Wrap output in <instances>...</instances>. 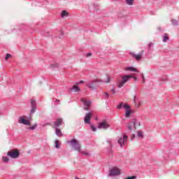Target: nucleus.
Returning <instances> with one entry per match:
<instances>
[{"instance_id":"4be33fe9","label":"nucleus","mask_w":179,"mask_h":179,"mask_svg":"<svg viewBox=\"0 0 179 179\" xmlns=\"http://www.w3.org/2000/svg\"><path fill=\"white\" fill-rule=\"evenodd\" d=\"M59 64L58 63H55L54 64L50 65L51 69H55V68H59Z\"/></svg>"},{"instance_id":"a878e982","label":"nucleus","mask_w":179,"mask_h":179,"mask_svg":"<svg viewBox=\"0 0 179 179\" xmlns=\"http://www.w3.org/2000/svg\"><path fill=\"white\" fill-rule=\"evenodd\" d=\"M36 127H37V124H34L33 126L29 127L28 128V129H29L31 131H33V130L36 129Z\"/></svg>"},{"instance_id":"412c9836","label":"nucleus","mask_w":179,"mask_h":179,"mask_svg":"<svg viewBox=\"0 0 179 179\" xmlns=\"http://www.w3.org/2000/svg\"><path fill=\"white\" fill-rule=\"evenodd\" d=\"M171 23L173 26H178V20H176V19H172Z\"/></svg>"},{"instance_id":"5701e85b","label":"nucleus","mask_w":179,"mask_h":179,"mask_svg":"<svg viewBox=\"0 0 179 179\" xmlns=\"http://www.w3.org/2000/svg\"><path fill=\"white\" fill-rule=\"evenodd\" d=\"M123 108H124V110H131V106L127 103H125L123 104Z\"/></svg>"},{"instance_id":"dca6fc26","label":"nucleus","mask_w":179,"mask_h":179,"mask_svg":"<svg viewBox=\"0 0 179 179\" xmlns=\"http://www.w3.org/2000/svg\"><path fill=\"white\" fill-rule=\"evenodd\" d=\"M126 71H131L132 72H136L139 73V71L136 69L135 67H127Z\"/></svg>"},{"instance_id":"cd10ccee","label":"nucleus","mask_w":179,"mask_h":179,"mask_svg":"<svg viewBox=\"0 0 179 179\" xmlns=\"http://www.w3.org/2000/svg\"><path fill=\"white\" fill-rule=\"evenodd\" d=\"M126 3L127 5H134V0H126Z\"/></svg>"},{"instance_id":"39448f33","label":"nucleus","mask_w":179,"mask_h":179,"mask_svg":"<svg viewBox=\"0 0 179 179\" xmlns=\"http://www.w3.org/2000/svg\"><path fill=\"white\" fill-rule=\"evenodd\" d=\"M7 156H9L11 159H17L20 156V152L17 150H13L7 152Z\"/></svg>"},{"instance_id":"473e14b6","label":"nucleus","mask_w":179,"mask_h":179,"mask_svg":"<svg viewBox=\"0 0 179 179\" xmlns=\"http://www.w3.org/2000/svg\"><path fill=\"white\" fill-rule=\"evenodd\" d=\"M103 96H105L106 99H108V97H110V94H108V92H104Z\"/></svg>"},{"instance_id":"20e7f679","label":"nucleus","mask_w":179,"mask_h":179,"mask_svg":"<svg viewBox=\"0 0 179 179\" xmlns=\"http://www.w3.org/2000/svg\"><path fill=\"white\" fill-rule=\"evenodd\" d=\"M70 143L71 146L73 148L74 150H77V152H79L80 153V143H79V141H78L76 139L73 138L70 141Z\"/></svg>"},{"instance_id":"ea45409f","label":"nucleus","mask_w":179,"mask_h":179,"mask_svg":"<svg viewBox=\"0 0 179 179\" xmlns=\"http://www.w3.org/2000/svg\"><path fill=\"white\" fill-rule=\"evenodd\" d=\"M55 103H58V104H61V101L59 99H55Z\"/></svg>"},{"instance_id":"f257e3e1","label":"nucleus","mask_w":179,"mask_h":179,"mask_svg":"<svg viewBox=\"0 0 179 179\" xmlns=\"http://www.w3.org/2000/svg\"><path fill=\"white\" fill-rule=\"evenodd\" d=\"M106 77H107V80L105 81L96 79L88 83L87 84V87H88L89 89H91V90H96V83H99L100 82H104L105 83H108L110 82V76L107 75Z\"/></svg>"},{"instance_id":"6ab92c4d","label":"nucleus","mask_w":179,"mask_h":179,"mask_svg":"<svg viewBox=\"0 0 179 179\" xmlns=\"http://www.w3.org/2000/svg\"><path fill=\"white\" fill-rule=\"evenodd\" d=\"M131 114H132V110L131 109H129V110H126V112H125V117L127 118H128V117H130L131 116Z\"/></svg>"},{"instance_id":"c85d7f7f","label":"nucleus","mask_w":179,"mask_h":179,"mask_svg":"<svg viewBox=\"0 0 179 179\" xmlns=\"http://www.w3.org/2000/svg\"><path fill=\"white\" fill-rule=\"evenodd\" d=\"M9 58H12V55L7 53L6 55V57H5L6 61H8L9 59Z\"/></svg>"},{"instance_id":"1a4fd4ad","label":"nucleus","mask_w":179,"mask_h":179,"mask_svg":"<svg viewBox=\"0 0 179 179\" xmlns=\"http://www.w3.org/2000/svg\"><path fill=\"white\" fill-rule=\"evenodd\" d=\"M97 128L99 129H108L110 128V124H107L106 121H103L99 124Z\"/></svg>"},{"instance_id":"bb28decb","label":"nucleus","mask_w":179,"mask_h":179,"mask_svg":"<svg viewBox=\"0 0 179 179\" xmlns=\"http://www.w3.org/2000/svg\"><path fill=\"white\" fill-rule=\"evenodd\" d=\"M2 160L4 163H8L9 162V158H8V157H3Z\"/></svg>"},{"instance_id":"f3484780","label":"nucleus","mask_w":179,"mask_h":179,"mask_svg":"<svg viewBox=\"0 0 179 179\" xmlns=\"http://www.w3.org/2000/svg\"><path fill=\"white\" fill-rule=\"evenodd\" d=\"M69 13L66 10H63L61 13V17H65V16H69Z\"/></svg>"},{"instance_id":"58836bf2","label":"nucleus","mask_w":179,"mask_h":179,"mask_svg":"<svg viewBox=\"0 0 179 179\" xmlns=\"http://www.w3.org/2000/svg\"><path fill=\"white\" fill-rule=\"evenodd\" d=\"M110 92H112V93H113V94L117 93V92H115V89H114V88H112V89L110 90Z\"/></svg>"},{"instance_id":"423d86ee","label":"nucleus","mask_w":179,"mask_h":179,"mask_svg":"<svg viewBox=\"0 0 179 179\" xmlns=\"http://www.w3.org/2000/svg\"><path fill=\"white\" fill-rule=\"evenodd\" d=\"M144 53L145 50H141L138 55L135 54L134 52H131L129 54L131 55L132 58L136 59V61H141Z\"/></svg>"},{"instance_id":"f8f14e48","label":"nucleus","mask_w":179,"mask_h":179,"mask_svg":"<svg viewBox=\"0 0 179 179\" xmlns=\"http://www.w3.org/2000/svg\"><path fill=\"white\" fill-rule=\"evenodd\" d=\"M18 122L20 124H23V125H31V124L30 123V122L26 119H24V117H20L19 118Z\"/></svg>"},{"instance_id":"a18cd8bd","label":"nucleus","mask_w":179,"mask_h":179,"mask_svg":"<svg viewBox=\"0 0 179 179\" xmlns=\"http://www.w3.org/2000/svg\"><path fill=\"white\" fill-rule=\"evenodd\" d=\"M143 83H145V78H143Z\"/></svg>"},{"instance_id":"b1692460","label":"nucleus","mask_w":179,"mask_h":179,"mask_svg":"<svg viewBox=\"0 0 179 179\" xmlns=\"http://www.w3.org/2000/svg\"><path fill=\"white\" fill-rule=\"evenodd\" d=\"M137 136H138V138H143V131H138V134H137Z\"/></svg>"},{"instance_id":"aec40b11","label":"nucleus","mask_w":179,"mask_h":179,"mask_svg":"<svg viewBox=\"0 0 179 179\" xmlns=\"http://www.w3.org/2000/svg\"><path fill=\"white\" fill-rule=\"evenodd\" d=\"M170 38H169V36H167V34H164V38L162 39L163 43H167V41L169 40Z\"/></svg>"},{"instance_id":"6e6552de","label":"nucleus","mask_w":179,"mask_h":179,"mask_svg":"<svg viewBox=\"0 0 179 179\" xmlns=\"http://www.w3.org/2000/svg\"><path fill=\"white\" fill-rule=\"evenodd\" d=\"M31 109L30 111V114H34L36 113V110L37 108V103L36 102V100L34 99H31Z\"/></svg>"},{"instance_id":"f03ea898","label":"nucleus","mask_w":179,"mask_h":179,"mask_svg":"<svg viewBox=\"0 0 179 179\" xmlns=\"http://www.w3.org/2000/svg\"><path fill=\"white\" fill-rule=\"evenodd\" d=\"M131 78H134L135 81L138 80V78L131 75H127V76H122V80L117 83V87L119 88L122 87V86H124V85L126 84L127 82L129 80V79H131Z\"/></svg>"},{"instance_id":"4468645a","label":"nucleus","mask_w":179,"mask_h":179,"mask_svg":"<svg viewBox=\"0 0 179 179\" xmlns=\"http://www.w3.org/2000/svg\"><path fill=\"white\" fill-rule=\"evenodd\" d=\"M81 101L82 103H84V106H85V107H90V106L92 104V101L85 100L83 99H81Z\"/></svg>"},{"instance_id":"2eb2a0df","label":"nucleus","mask_w":179,"mask_h":179,"mask_svg":"<svg viewBox=\"0 0 179 179\" xmlns=\"http://www.w3.org/2000/svg\"><path fill=\"white\" fill-rule=\"evenodd\" d=\"M55 128L56 129L55 134L57 136L61 137L64 135L61 129H59L58 127H55Z\"/></svg>"},{"instance_id":"9d476101","label":"nucleus","mask_w":179,"mask_h":179,"mask_svg":"<svg viewBox=\"0 0 179 179\" xmlns=\"http://www.w3.org/2000/svg\"><path fill=\"white\" fill-rule=\"evenodd\" d=\"M128 141V136L127 135H123V137H120L118 140V143L120 145V148H123L122 145H125V142Z\"/></svg>"},{"instance_id":"de8ad7c7","label":"nucleus","mask_w":179,"mask_h":179,"mask_svg":"<svg viewBox=\"0 0 179 179\" xmlns=\"http://www.w3.org/2000/svg\"><path fill=\"white\" fill-rule=\"evenodd\" d=\"M110 148H113V145L110 144Z\"/></svg>"},{"instance_id":"393cba45","label":"nucleus","mask_w":179,"mask_h":179,"mask_svg":"<svg viewBox=\"0 0 179 179\" xmlns=\"http://www.w3.org/2000/svg\"><path fill=\"white\" fill-rule=\"evenodd\" d=\"M124 107V102H121L119 105L117 106V110H121Z\"/></svg>"},{"instance_id":"2f4dec72","label":"nucleus","mask_w":179,"mask_h":179,"mask_svg":"<svg viewBox=\"0 0 179 179\" xmlns=\"http://www.w3.org/2000/svg\"><path fill=\"white\" fill-rule=\"evenodd\" d=\"M124 179H136V176H129Z\"/></svg>"},{"instance_id":"f704fd0d","label":"nucleus","mask_w":179,"mask_h":179,"mask_svg":"<svg viewBox=\"0 0 179 179\" xmlns=\"http://www.w3.org/2000/svg\"><path fill=\"white\" fill-rule=\"evenodd\" d=\"M82 155H85V156H89V152H86V151H83L82 152Z\"/></svg>"},{"instance_id":"79ce46f5","label":"nucleus","mask_w":179,"mask_h":179,"mask_svg":"<svg viewBox=\"0 0 179 179\" xmlns=\"http://www.w3.org/2000/svg\"><path fill=\"white\" fill-rule=\"evenodd\" d=\"M135 138V134L132 135L131 141H134V138Z\"/></svg>"},{"instance_id":"a19ab883","label":"nucleus","mask_w":179,"mask_h":179,"mask_svg":"<svg viewBox=\"0 0 179 179\" xmlns=\"http://www.w3.org/2000/svg\"><path fill=\"white\" fill-rule=\"evenodd\" d=\"M86 57H92V52H89L86 55Z\"/></svg>"},{"instance_id":"e433bc0d","label":"nucleus","mask_w":179,"mask_h":179,"mask_svg":"<svg viewBox=\"0 0 179 179\" xmlns=\"http://www.w3.org/2000/svg\"><path fill=\"white\" fill-rule=\"evenodd\" d=\"M84 110L85 111H89V110H90V108H89V106H85V107H84Z\"/></svg>"},{"instance_id":"a211bd4d","label":"nucleus","mask_w":179,"mask_h":179,"mask_svg":"<svg viewBox=\"0 0 179 179\" xmlns=\"http://www.w3.org/2000/svg\"><path fill=\"white\" fill-rule=\"evenodd\" d=\"M71 90H73V92H80V87H79L78 85H74Z\"/></svg>"},{"instance_id":"c756f323","label":"nucleus","mask_w":179,"mask_h":179,"mask_svg":"<svg viewBox=\"0 0 179 179\" xmlns=\"http://www.w3.org/2000/svg\"><path fill=\"white\" fill-rule=\"evenodd\" d=\"M55 148H56V149H59V148H60L59 141L58 140L55 141Z\"/></svg>"},{"instance_id":"7ed1b4c3","label":"nucleus","mask_w":179,"mask_h":179,"mask_svg":"<svg viewBox=\"0 0 179 179\" xmlns=\"http://www.w3.org/2000/svg\"><path fill=\"white\" fill-rule=\"evenodd\" d=\"M138 124V127H141V122H138L136 118H134L133 120L127 124V128L129 131L132 129H136V124Z\"/></svg>"},{"instance_id":"ddd939ff","label":"nucleus","mask_w":179,"mask_h":179,"mask_svg":"<svg viewBox=\"0 0 179 179\" xmlns=\"http://www.w3.org/2000/svg\"><path fill=\"white\" fill-rule=\"evenodd\" d=\"M54 125L55 128H58V127L62 125V119L59 118L57 119L55 122H54Z\"/></svg>"},{"instance_id":"9b49d317","label":"nucleus","mask_w":179,"mask_h":179,"mask_svg":"<svg viewBox=\"0 0 179 179\" xmlns=\"http://www.w3.org/2000/svg\"><path fill=\"white\" fill-rule=\"evenodd\" d=\"M91 120H92V113H88L85 115V118H84V122L85 124H91Z\"/></svg>"},{"instance_id":"c03bdc74","label":"nucleus","mask_w":179,"mask_h":179,"mask_svg":"<svg viewBox=\"0 0 179 179\" xmlns=\"http://www.w3.org/2000/svg\"><path fill=\"white\" fill-rule=\"evenodd\" d=\"M60 34H62V36H64V32H62V31H60Z\"/></svg>"},{"instance_id":"72a5a7b5","label":"nucleus","mask_w":179,"mask_h":179,"mask_svg":"<svg viewBox=\"0 0 179 179\" xmlns=\"http://www.w3.org/2000/svg\"><path fill=\"white\" fill-rule=\"evenodd\" d=\"M152 47H153V43H150L148 45V48L150 50V48H152Z\"/></svg>"},{"instance_id":"0eeeda50","label":"nucleus","mask_w":179,"mask_h":179,"mask_svg":"<svg viewBox=\"0 0 179 179\" xmlns=\"http://www.w3.org/2000/svg\"><path fill=\"white\" fill-rule=\"evenodd\" d=\"M120 174H121V171L120 170V169L117 168H113L110 169L109 173V176L110 177H113L114 176H120Z\"/></svg>"},{"instance_id":"37998d69","label":"nucleus","mask_w":179,"mask_h":179,"mask_svg":"<svg viewBox=\"0 0 179 179\" xmlns=\"http://www.w3.org/2000/svg\"><path fill=\"white\" fill-rule=\"evenodd\" d=\"M141 78H145V76H143V73H141Z\"/></svg>"},{"instance_id":"4c0bfd02","label":"nucleus","mask_w":179,"mask_h":179,"mask_svg":"<svg viewBox=\"0 0 179 179\" xmlns=\"http://www.w3.org/2000/svg\"><path fill=\"white\" fill-rule=\"evenodd\" d=\"M82 83H84L83 80H80L78 83H76V85H82Z\"/></svg>"},{"instance_id":"49530a36","label":"nucleus","mask_w":179,"mask_h":179,"mask_svg":"<svg viewBox=\"0 0 179 179\" xmlns=\"http://www.w3.org/2000/svg\"><path fill=\"white\" fill-rule=\"evenodd\" d=\"M136 98V96H134V101H135V99Z\"/></svg>"},{"instance_id":"7c9ffc66","label":"nucleus","mask_w":179,"mask_h":179,"mask_svg":"<svg viewBox=\"0 0 179 179\" xmlns=\"http://www.w3.org/2000/svg\"><path fill=\"white\" fill-rule=\"evenodd\" d=\"M90 128L93 132H96V131H97V128H96V127H94L93 124L90 126Z\"/></svg>"},{"instance_id":"c9c22d12","label":"nucleus","mask_w":179,"mask_h":179,"mask_svg":"<svg viewBox=\"0 0 179 179\" xmlns=\"http://www.w3.org/2000/svg\"><path fill=\"white\" fill-rule=\"evenodd\" d=\"M47 125L51 126L52 124H51V122H47L43 124V127H47Z\"/></svg>"}]
</instances>
